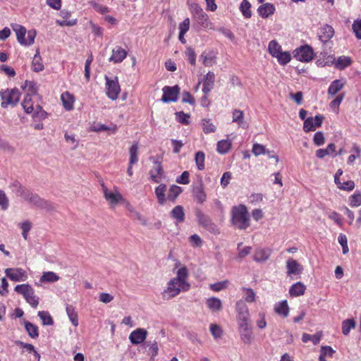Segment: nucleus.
Segmentation results:
<instances>
[{
	"label": "nucleus",
	"instance_id": "b1692460",
	"mask_svg": "<svg viewBox=\"0 0 361 361\" xmlns=\"http://www.w3.org/2000/svg\"><path fill=\"white\" fill-rule=\"evenodd\" d=\"M215 75L213 72L209 71L204 78L202 92L207 94L214 88Z\"/></svg>",
	"mask_w": 361,
	"mask_h": 361
},
{
	"label": "nucleus",
	"instance_id": "338daca9",
	"mask_svg": "<svg viewBox=\"0 0 361 361\" xmlns=\"http://www.w3.org/2000/svg\"><path fill=\"white\" fill-rule=\"evenodd\" d=\"M210 331L215 338H219L222 335V330L221 327L217 324H211Z\"/></svg>",
	"mask_w": 361,
	"mask_h": 361
},
{
	"label": "nucleus",
	"instance_id": "4be33fe9",
	"mask_svg": "<svg viewBox=\"0 0 361 361\" xmlns=\"http://www.w3.org/2000/svg\"><path fill=\"white\" fill-rule=\"evenodd\" d=\"M127 56V51L120 46H116L112 49V54L109 61L114 63H121Z\"/></svg>",
	"mask_w": 361,
	"mask_h": 361
},
{
	"label": "nucleus",
	"instance_id": "8fccbe9b",
	"mask_svg": "<svg viewBox=\"0 0 361 361\" xmlns=\"http://www.w3.org/2000/svg\"><path fill=\"white\" fill-rule=\"evenodd\" d=\"M38 316L42 322V324L44 326H51L54 324V320L48 312L39 311L38 312Z\"/></svg>",
	"mask_w": 361,
	"mask_h": 361
},
{
	"label": "nucleus",
	"instance_id": "393cba45",
	"mask_svg": "<svg viewBox=\"0 0 361 361\" xmlns=\"http://www.w3.org/2000/svg\"><path fill=\"white\" fill-rule=\"evenodd\" d=\"M232 122L236 123L239 127L247 129L249 126L247 122L244 120V113L240 109H234L232 112Z\"/></svg>",
	"mask_w": 361,
	"mask_h": 361
},
{
	"label": "nucleus",
	"instance_id": "69168bd1",
	"mask_svg": "<svg viewBox=\"0 0 361 361\" xmlns=\"http://www.w3.org/2000/svg\"><path fill=\"white\" fill-rule=\"evenodd\" d=\"M190 19L188 18H186L184 19V20L179 24L178 29H179V33L181 34H186V32L190 29Z\"/></svg>",
	"mask_w": 361,
	"mask_h": 361
},
{
	"label": "nucleus",
	"instance_id": "ddd939ff",
	"mask_svg": "<svg viewBox=\"0 0 361 361\" xmlns=\"http://www.w3.org/2000/svg\"><path fill=\"white\" fill-rule=\"evenodd\" d=\"M293 56L301 62H310L314 57L313 49L309 45L301 46L294 51Z\"/></svg>",
	"mask_w": 361,
	"mask_h": 361
},
{
	"label": "nucleus",
	"instance_id": "dca6fc26",
	"mask_svg": "<svg viewBox=\"0 0 361 361\" xmlns=\"http://www.w3.org/2000/svg\"><path fill=\"white\" fill-rule=\"evenodd\" d=\"M322 115H317L314 117H309L304 121L303 130L305 132L308 133L314 131L317 127H320L324 120Z\"/></svg>",
	"mask_w": 361,
	"mask_h": 361
},
{
	"label": "nucleus",
	"instance_id": "39448f33",
	"mask_svg": "<svg viewBox=\"0 0 361 361\" xmlns=\"http://www.w3.org/2000/svg\"><path fill=\"white\" fill-rule=\"evenodd\" d=\"M268 51L272 57L276 59L281 66H286L291 61L290 53L287 51H283L281 46L275 39L269 42Z\"/></svg>",
	"mask_w": 361,
	"mask_h": 361
},
{
	"label": "nucleus",
	"instance_id": "423d86ee",
	"mask_svg": "<svg viewBox=\"0 0 361 361\" xmlns=\"http://www.w3.org/2000/svg\"><path fill=\"white\" fill-rule=\"evenodd\" d=\"M13 30L16 32L17 41L23 46H30L35 42L37 32L35 30L27 31L26 28L19 24L11 25Z\"/></svg>",
	"mask_w": 361,
	"mask_h": 361
},
{
	"label": "nucleus",
	"instance_id": "5fc2aeb1",
	"mask_svg": "<svg viewBox=\"0 0 361 361\" xmlns=\"http://www.w3.org/2000/svg\"><path fill=\"white\" fill-rule=\"evenodd\" d=\"M349 204L352 207H357L361 205V192L356 191L349 197Z\"/></svg>",
	"mask_w": 361,
	"mask_h": 361
},
{
	"label": "nucleus",
	"instance_id": "a18cd8bd",
	"mask_svg": "<svg viewBox=\"0 0 361 361\" xmlns=\"http://www.w3.org/2000/svg\"><path fill=\"white\" fill-rule=\"evenodd\" d=\"M356 326L355 322L353 319H348L343 321L342 322V333L345 336H348L350 331L355 329Z\"/></svg>",
	"mask_w": 361,
	"mask_h": 361
},
{
	"label": "nucleus",
	"instance_id": "2f4dec72",
	"mask_svg": "<svg viewBox=\"0 0 361 361\" xmlns=\"http://www.w3.org/2000/svg\"><path fill=\"white\" fill-rule=\"evenodd\" d=\"M306 290V286L302 282H297L292 285L289 289V294L292 297H299L303 295Z\"/></svg>",
	"mask_w": 361,
	"mask_h": 361
},
{
	"label": "nucleus",
	"instance_id": "09e8293b",
	"mask_svg": "<svg viewBox=\"0 0 361 361\" xmlns=\"http://www.w3.org/2000/svg\"><path fill=\"white\" fill-rule=\"evenodd\" d=\"M352 63L351 59L349 56H339L336 62V66L338 69H344L349 66Z\"/></svg>",
	"mask_w": 361,
	"mask_h": 361
},
{
	"label": "nucleus",
	"instance_id": "473e14b6",
	"mask_svg": "<svg viewBox=\"0 0 361 361\" xmlns=\"http://www.w3.org/2000/svg\"><path fill=\"white\" fill-rule=\"evenodd\" d=\"M336 145L334 143H330L327 145L326 149H319L316 151V156L319 159H323L327 155H331L333 157L336 156L335 154Z\"/></svg>",
	"mask_w": 361,
	"mask_h": 361
},
{
	"label": "nucleus",
	"instance_id": "13d9d810",
	"mask_svg": "<svg viewBox=\"0 0 361 361\" xmlns=\"http://www.w3.org/2000/svg\"><path fill=\"white\" fill-rule=\"evenodd\" d=\"M176 118L178 122L184 125H188L190 123V115L183 111L176 113Z\"/></svg>",
	"mask_w": 361,
	"mask_h": 361
},
{
	"label": "nucleus",
	"instance_id": "9d476101",
	"mask_svg": "<svg viewBox=\"0 0 361 361\" xmlns=\"http://www.w3.org/2000/svg\"><path fill=\"white\" fill-rule=\"evenodd\" d=\"M104 198L111 207H115L119 202H125L126 200L119 192L118 188L114 186L112 190L108 189L104 184L102 185Z\"/></svg>",
	"mask_w": 361,
	"mask_h": 361
},
{
	"label": "nucleus",
	"instance_id": "6e6d98bb",
	"mask_svg": "<svg viewBox=\"0 0 361 361\" xmlns=\"http://www.w3.org/2000/svg\"><path fill=\"white\" fill-rule=\"evenodd\" d=\"M90 130L93 132H100L105 130H111L112 133H115L117 130V127L116 126L113 127H109L104 124L97 123L94 126L90 127Z\"/></svg>",
	"mask_w": 361,
	"mask_h": 361
},
{
	"label": "nucleus",
	"instance_id": "de8ad7c7",
	"mask_svg": "<svg viewBox=\"0 0 361 361\" xmlns=\"http://www.w3.org/2000/svg\"><path fill=\"white\" fill-rule=\"evenodd\" d=\"M250 8L251 4L247 0H243L240 5V11L245 18H250L252 16Z\"/></svg>",
	"mask_w": 361,
	"mask_h": 361
},
{
	"label": "nucleus",
	"instance_id": "7c9ffc66",
	"mask_svg": "<svg viewBox=\"0 0 361 361\" xmlns=\"http://www.w3.org/2000/svg\"><path fill=\"white\" fill-rule=\"evenodd\" d=\"M345 85V81L343 79L334 80L328 88V94L331 96L336 94L344 87Z\"/></svg>",
	"mask_w": 361,
	"mask_h": 361
},
{
	"label": "nucleus",
	"instance_id": "ea45409f",
	"mask_svg": "<svg viewBox=\"0 0 361 361\" xmlns=\"http://www.w3.org/2000/svg\"><path fill=\"white\" fill-rule=\"evenodd\" d=\"M193 196L198 203L202 204L206 201L207 195L202 185L193 189Z\"/></svg>",
	"mask_w": 361,
	"mask_h": 361
},
{
	"label": "nucleus",
	"instance_id": "f257e3e1",
	"mask_svg": "<svg viewBox=\"0 0 361 361\" xmlns=\"http://www.w3.org/2000/svg\"><path fill=\"white\" fill-rule=\"evenodd\" d=\"M188 269L185 266L179 268L176 271V276L169 281L161 293L163 299L170 300L181 292L188 291L190 288V284L188 281Z\"/></svg>",
	"mask_w": 361,
	"mask_h": 361
},
{
	"label": "nucleus",
	"instance_id": "a878e982",
	"mask_svg": "<svg viewBox=\"0 0 361 361\" xmlns=\"http://www.w3.org/2000/svg\"><path fill=\"white\" fill-rule=\"evenodd\" d=\"M24 199L33 204L34 205L39 207H45L47 204V202L44 200L41 199L38 195L33 194L32 192H25L23 195Z\"/></svg>",
	"mask_w": 361,
	"mask_h": 361
},
{
	"label": "nucleus",
	"instance_id": "f3484780",
	"mask_svg": "<svg viewBox=\"0 0 361 361\" xmlns=\"http://www.w3.org/2000/svg\"><path fill=\"white\" fill-rule=\"evenodd\" d=\"M319 40L323 43L328 42L334 35V29L328 24L321 26L317 32Z\"/></svg>",
	"mask_w": 361,
	"mask_h": 361
},
{
	"label": "nucleus",
	"instance_id": "c756f323",
	"mask_svg": "<svg viewBox=\"0 0 361 361\" xmlns=\"http://www.w3.org/2000/svg\"><path fill=\"white\" fill-rule=\"evenodd\" d=\"M274 312L286 318L288 316L289 314V307L288 305L287 300H282L281 302H276L274 305Z\"/></svg>",
	"mask_w": 361,
	"mask_h": 361
},
{
	"label": "nucleus",
	"instance_id": "7ed1b4c3",
	"mask_svg": "<svg viewBox=\"0 0 361 361\" xmlns=\"http://www.w3.org/2000/svg\"><path fill=\"white\" fill-rule=\"evenodd\" d=\"M231 223L237 228L245 230L250 226V215L245 205L234 206L231 209Z\"/></svg>",
	"mask_w": 361,
	"mask_h": 361
},
{
	"label": "nucleus",
	"instance_id": "4468645a",
	"mask_svg": "<svg viewBox=\"0 0 361 361\" xmlns=\"http://www.w3.org/2000/svg\"><path fill=\"white\" fill-rule=\"evenodd\" d=\"M4 273L10 280L16 282L25 281L28 278L27 271L22 268H7Z\"/></svg>",
	"mask_w": 361,
	"mask_h": 361
},
{
	"label": "nucleus",
	"instance_id": "bb28decb",
	"mask_svg": "<svg viewBox=\"0 0 361 361\" xmlns=\"http://www.w3.org/2000/svg\"><path fill=\"white\" fill-rule=\"evenodd\" d=\"M61 100L62 102L63 108L66 111H71L73 109L75 97L72 94L68 92H63L61 95Z\"/></svg>",
	"mask_w": 361,
	"mask_h": 361
},
{
	"label": "nucleus",
	"instance_id": "412c9836",
	"mask_svg": "<svg viewBox=\"0 0 361 361\" xmlns=\"http://www.w3.org/2000/svg\"><path fill=\"white\" fill-rule=\"evenodd\" d=\"M286 269L288 276L300 275L302 271V266L296 260L290 258L286 261Z\"/></svg>",
	"mask_w": 361,
	"mask_h": 361
},
{
	"label": "nucleus",
	"instance_id": "4d7b16f0",
	"mask_svg": "<svg viewBox=\"0 0 361 361\" xmlns=\"http://www.w3.org/2000/svg\"><path fill=\"white\" fill-rule=\"evenodd\" d=\"M228 285V281L226 280V281H220V282H217V283L211 284L209 286V288L213 291L219 292V291L226 288Z\"/></svg>",
	"mask_w": 361,
	"mask_h": 361
},
{
	"label": "nucleus",
	"instance_id": "e2e57ef3",
	"mask_svg": "<svg viewBox=\"0 0 361 361\" xmlns=\"http://www.w3.org/2000/svg\"><path fill=\"white\" fill-rule=\"evenodd\" d=\"M266 316L264 312H259L258 319L256 321V324L259 329H264L267 326Z\"/></svg>",
	"mask_w": 361,
	"mask_h": 361
},
{
	"label": "nucleus",
	"instance_id": "a211bd4d",
	"mask_svg": "<svg viewBox=\"0 0 361 361\" xmlns=\"http://www.w3.org/2000/svg\"><path fill=\"white\" fill-rule=\"evenodd\" d=\"M272 253V250L269 247H257L253 254V260L257 263H263L267 261Z\"/></svg>",
	"mask_w": 361,
	"mask_h": 361
},
{
	"label": "nucleus",
	"instance_id": "864d4df0",
	"mask_svg": "<svg viewBox=\"0 0 361 361\" xmlns=\"http://www.w3.org/2000/svg\"><path fill=\"white\" fill-rule=\"evenodd\" d=\"M243 298L247 302H254L256 300V294L252 288H243Z\"/></svg>",
	"mask_w": 361,
	"mask_h": 361
},
{
	"label": "nucleus",
	"instance_id": "c85d7f7f",
	"mask_svg": "<svg viewBox=\"0 0 361 361\" xmlns=\"http://www.w3.org/2000/svg\"><path fill=\"white\" fill-rule=\"evenodd\" d=\"M207 307L212 312H218L222 310L221 300L216 297H211L206 300Z\"/></svg>",
	"mask_w": 361,
	"mask_h": 361
},
{
	"label": "nucleus",
	"instance_id": "49530a36",
	"mask_svg": "<svg viewBox=\"0 0 361 361\" xmlns=\"http://www.w3.org/2000/svg\"><path fill=\"white\" fill-rule=\"evenodd\" d=\"M129 154H130V159H129V163L130 165H133L136 164L138 161V145L137 143L133 144L130 149H129Z\"/></svg>",
	"mask_w": 361,
	"mask_h": 361
},
{
	"label": "nucleus",
	"instance_id": "4c0bfd02",
	"mask_svg": "<svg viewBox=\"0 0 361 361\" xmlns=\"http://www.w3.org/2000/svg\"><path fill=\"white\" fill-rule=\"evenodd\" d=\"M171 216L178 223L183 222L185 220L184 209L180 205L176 206L171 212Z\"/></svg>",
	"mask_w": 361,
	"mask_h": 361
},
{
	"label": "nucleus",
	"instance_id": "20e7f679",
	"mask_svg": "<svg viewBox=\"0 0 361 361\" xmlns=\"http://www.w3.org/2000/svg\"><path fill=\"white\" fill-rule=\"evenodd\" d=\"M33 97H34L25 95L21 102V106L26 114H32V118L34 120L42 121L47 117V113L40 105L36 104L34 106L35 102L33 101Z\"/></svg>",
	"mask_w": 361,
	"mask_h": 361
},
{
	"label": "nucleus",
	"instance_id": "680f3d73",
	"mask_svg": "<svg viewBox=\"0 0 361 361\" xmlns=\"http://www.w3.org/2000/svg\"><path fill=\"white\" fill-rule=\"evenodd\" d=\"M252 152L255 156H259L266 153V149L264 145L255 143L252 146Z\"/></svg>",
	"mask_w": 361,
	"mask_h": 361
},
{
	"label": "nucleus",
	"instance_id": "c9c22d12",
	"mask_svg": "<svg viewBox=\"0 0 361 361\" xmlns=\"http://www.w3.org/2000/svg\"><path fill=\"white\" fill-rule=\"evenodd\" d=\"M23 90L26 93L25 95L30 97H36L37 94V85L33 81L26 80L24 85L22 86Z\"/></svg>",
	"mask_w": 361,
	"mask_h": 361
},
{
	"label": "nucleus",
	"instance_id": "3c124183",
	"mask_svg": "<svg viewBox=\"0 0 361 361\" xmlns=\"http://www.w3.org/2000/svg\"><path fill=\"white\" fill-rule=\"evenodd\" d=\"M205 154L203 152L199 151L195 155L196 166L200 171L204 169Z\"/></svg>",
	"mask_w": 361,
	"mask_h": 361
},
{
	"label": "nucleus",
	"instance_id": "e433bc0d",
	"mask_svg": "<svg viewBox=\"0 0 361 361\" xmlns=\"http://www.w3.org/2000/svg\"><path fill=\"white\" fill-rule=\"evenodd\" d=\"M232 146V142L229 140H219L216 144V151L221 154H225L229 152Z\"/></svg>",
	"mask_w": 361,
	"mask_h": 361
},
{
	"label": "nucleus",
	"instance_id": "f03ea898",
	"mask_svg": "<svg viewBox=\"0 0 361 361\" xmlns=\"http://www.w3.org/2000/svg\"><path fill=\"white\" fill-rule=\"evenodd\" d=\"M237 321L241 341L250 344L254 338L250 316L247 305L242 301L236 302Z\"/></svg>",
	"mask_w": 361,
	"mask_h": 361
},
{
	"label": "nucleus",
	"instance_id": "37998d69",
	"mask_svg": "<svg viewBox=\"0 0 361 361\" xmlns=\"http://www.w3.org/2000/svg\"><path fill=\"white\" fill-rule=\"evenodd\" d=\"M202 128L204 133H214L216 130V126L209 118H204L201 122Z\"/></svg>",
	"mask_w": 361,
	"mask_h": 361
},
{
	"label": "nucleus",
	"instance_id": "1a4fd4ad",
	"mask_svg": "<svg viewBox=\"0 0 361 361\" xmlns=\"http://www.w3.org/2000/svg\"><path fill=\"white\" fill-rule=\"evenodd\" d=\"M2 100L1 106L2 108H7L9 105L14 106L18 103L21 93L17 88L7 89L0 92Z\"/></svg>",
	"mask_w": 361,
	"mask_h": 361
},
{
	"label": "nucleus",
	"instance_id": "aec40b11",
	"mask_svg": "<svg viewBox=\"0 0 361 361\" xmlns=\"http://www.w3.org/2000/svg\"><path fill=\"white\" fill-rule=\"evenodd\" d=\"M150 180L156 183H160L164 178V171L160 162L154 161L153 168L149 171Z\"/></svg>",
	"mask_w": 361,
	"mask_h": 361
},
{
	"label": "nucleus",
	"instance_id": "5701e85b",
	"mask_svg": "<svg viewBox=\"0 0 361 361\" xmlns=\"http://www.w3.org/2000/svg\"><path fill=\"white\" fill-rule=\"evenodd\" d=\"M200 60L205 66L211 67L216 63V54L214 51H204L200 55Z\"/></svg>",
	"mask_w": 361,
	"mask_h": 361
},
{
	"label": "nucleus",
	"instance_id": "79ce46f5",
	"mask_svg": "<svg viewBox=\"0 0 361 361\" xmlns=\"http://www.w3.org/2000/svg\"><path fill=\"white\" fill-rule=\"evenodd\" d=\"M25 329L29 336L32 338H37L39 336L38 327L30 322H25Z\"/></svg>",
	"mask_w": 361,
	"mask_h": 361
},
{
	"label": "nucleus",
	"instance_id": "0e129e2a",
	"mask_svg": "<svg viewBox=\"0 0 361 361\" xmlns=\"http://www.w3.org/2000/svg\"><path fill=\"white\" fill-rule=\"evenodd\" d=\"M15 343L18 346L25 349L26 351H27L30 353H32L36 350L35 346L32 344L24 343L21 341H16L15 342Z\"/></svg>",
	"mask_w": 361,
	"mask_h": 361
},
{
	"label": "nucleus",
	"instance_id": "603ef678",
	"mask_svg": "<svg viewBox=\"0 0 361 361\" xmlns=\"http://www.w3.org/2000/svg\"><path fill=\"white\" fill-rule=\"evenodd\" d=\"M182 189L180 187L173 185L170 187L167 198L169 200L174 201L177 197L181 193Z\"/></svg>",
	"mask_w": 361,
	"mask_h": 361
},
{
	"label": "nucleus",
	"instance_id": "0eeeda50",
	"mask_svg": "<svg viewBox=\"0 0 361 361\" xmlns=\"http://www.w3.org/2000/svg\"><path fill=\"white\" fill-rule=\"evenodd\" d=\"M189 10L192 18L202 27L212 29L213 25L210 22L208 15L203 11L201 6L195 3H188Z\"/></svg>",
	"mask_w": 361,
	"mask_h": 361
},
{
	"label": "nucleus",
	"instance_id": "052dcab7",
	"mask_svg": "<svg viewBox=\"0 0 361 361\" xmlns=\"http://www.w3.org/2000/svg\"><path fill=\"white\" fill-rule=\"evenodd\" d=\"M313 142L317 146L323 145L325 142V137L322 132H317L313 137Z\"/></svg>",
	"mask_w": 361,
	"mask_h": 361
},
{
	"label": "nucleus",
	"instance_id": "bf43d9fd",
	"mask_svg": "<svg viewBox=\"0 0 361 361\" xmlns=\"http://www.w3.org/2000/svg\"><path fill=\"white\" fill-rule=\"evenodd\" d=\"M185 55L188 58V62L192 65L195 66L196 64V54L194 49L191 47H188L186 49L185 51Z\"/></svg>",
	"mask_w": 361,
	"mask_h": 361
},
{
	"label": "nucleus",
	"instance_id": "cd10ccee",
	"mask_svg": "<svg viewBox=\"0 0 361 361\" xmlns=\"http://www.w3.org/2000/svg\"><path fill=\"white\" fill-rule=\"evenodd\" d=\"M275 11L274 6L271 3H265L259 6L257 8L259 15L263 18H267L274 14Z\"/></svg>",
	"mask_w": 361,
	"mask_h": 361
},
{
	"label": "nucleus",
	"instance_id": "f704fd0d",
	"mask_svg": "<svg viewBox=\"0 0 361 361\" xmlns=\"http://www.w3.org/2000/svg\"><path fill=\"white\" fill-rule=\"evenodd\" d=\"M60 277L54 271H44L39 279L41 283H54L58 281Z\"/></svg>",
	"mask_w": 361,
	"mask_h": 361
},
{
	"label": "nucleus",
	"instance_id": "f8f14e48",
	"mask_svg": "<svg viewBox=\"0 0 361 361\" xmlns=\"http://www.w3.org/2000/svg\"><path fill=\"white\" fill-rule=\"evenodd\" d=\"M106 80V94L107 97L111 100H116L121 92L120 85L118 78L116 77L114 79L105 76Z\"/></svg>",
	"mask_w": 361,
	"mask_h": 361
},
{
	"label": "nucleus",
	"instance_id": "2eb2a0df",
	"mask_svg": "<svg viewBox=\"0 0 361 361\" xmlns=\"http://www.w3.org/2000/svg\"><path fill=\"white\" fill-rule=\"evenodd\" d=\"M162 90L163 96L161 97V101L163 102L169 103L177 101L178 96L180 92V88L178 85L173 87L165 86Z\"/></svg>",
	"mask_w": 361,
	"mask_h": 361
},
{
	"label": "nucleus",
	"instance_id": "a19ab883",
	"mask_svg": "<svg viewBox=\"0 0 361 361\" xmlns=\"http://www.w3.org/2000/svg\"><path fill=\"white\" fill-rule=\"evenodd\" d=\"M350 152L352 154L348 157L347 162L348 164L353 165L355 160L361 157V149L356 143H353Z\"/></svg>",
	"mask_w": 361,
	"mask_h": 361
},
{
	"label": "nucleus",
	"instance_id": "58836bf2",
	"mask_svg": "<svg viewBox=\"0 0 361 361\" xmlns=\"http://www.w3.org/2000/svg\"><path fill=\"white\" fill-rule=\"evenodd\" d=\"M66 314L74 326H78V313L75 308L71 305H67L66 307Z\"/></svg>",
	"mask_w": 361,
	"mask_h": 361
},
{
	"label": "nucleus",
	"instance_id": "c03bdc74",
	"mask_svg": "<svg viewBox=\"0 0 361 361\" xmlns=\"http://www.w3.org/2000/svg\"><path fill=\"white\" fill-rule=\"evenodd\" d=\"M32 69L35 72H39L44 70V67L38 51H37V53L35 54L32 59Z\"/></svg>",
	"mask_w": 361,
	"mask_h": 361
},
{
	"label": "nucleus",
	"instance_id": "6e6552de",
	"mask_svg": "<svg viewBox=\"0 0 361 361\" xmlns=\"http://www.w3.org/2000/svg\"><path fill=\"white\" fill-rule=\"evenodd\" d=\"M14 290L23 296L26 302L33 308H36L39 302V298L35 295L33 288L28 283L17 285Z\"/></svg>",
	"mask_w": 361,
	"mask_h": 361
},
{
	"label": "nucleus",
	"instance_id": "72a5a7b5",
	"mask_svg": "<svg viewBox=\"0 0 361 361\" xmlns=\"http://www.w3.org/2000/svg\"><path fill=\"white\" fill-rule=\"evenodd\" d=\"M166 185L165 184L159 185L155 188V190H154L156 197L157 198V201L161 205L164 204L166 200L168 199L166 197Z\"/></svg>",
	"mask_w": 361,
	"mask_h": 361
},
{
	"label": "nucleus",
	"instance_id": "774afa93",
	"mask_svg": "<svg viewBox=\"0 0 361 361\" xmlns=\"http://www.w3.org/2000/svg\"><path fill=\"white\" fill-rule=\"evenodd\" d=\"M352 28L356 37L357 39H361V20L354 21Z\"/></svg>",
	"mask_w": 361,
	"mask_h": 361
},
{
	"label": "nucleus",
	"instance_id": "9b49d317",
	"mask_svg": "<svg viewBox=\"0 0 361 361\" xmlns=\"http://www.w3.org/2000/svg\"><path fill=\"white\" fill-rule=\"evenodd\" d=\"M195 216L198 223L209 232L215 235L220 233L218 226L212 221L208 215L203 213L201 210H196Z\"/></svg>",
	"mask_w": 361,
	"mask_h": 361
},
{
	"label": "nucleus",
	"instance_id": "6ab92c4d",
	"mask_svg": "<svg viewBox=\"0 0 361 361\" xmlns=\"http://www.w3.org/2000/svg\"><path fill=\"white\" fill-rule=\"evenodd\" d=\"M147 334L148 332L146 329L138 328L130 334L129 340L132 344L139 345L145 341Z\"/></svg>",
	"mask_w": 361,
	"mask_h": 361
}]
</instances>
